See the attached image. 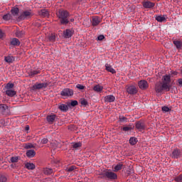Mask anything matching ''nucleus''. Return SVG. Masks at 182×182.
Listing matches in <instances>:
<instances>
[{
	"mask_svg": "<svg viewBox=\"0 0 182 182\" xmlns=\"http://www.w3.org/2000/svg\"><path fill=\"white\" fill-rule=\"evenodd\" d=\"M60 25H68L69 23V12L64 9H59L56 13Z\"/></svg>",
	"mask_w": 182,
	"mask_h": 182,
	"instance_id": "nucleus-1",
	"label": "nucleus"
},
{
	"mask_svg": "<svg viewBox=\"0 0 182 182\" xmlns=\"http://www.w3.org/2000/svg\"><path fill=\"white\" fill-rule=\"evenodd\" d=\"M170 92L168 85L163 84L161 82H156L155 85V92L156 93H163V92Z\"/></svg>",
	"mask_w": 182,
	"mask_h": 182,
	"instance_id": "nucleus-2",
	"label": "nucleus"
},
{
	"mask_svg": "<svg viewBox=\"0 0 182 182\" xmlns=\"http://www.w3.org/2000/svg\"><path fill=\"white\" fill-rule=\"evenodd\" d=\"M102 176L103 178H107V180H109L110 181L117 180V173L111 171H105Z\"/></svg>",
	"mask_w": 182,
	"mask_h": 182,
	"instance_id": "nucleus-3",
	"label": "nucleus"
},
{
	"mask_svg": "<svg viewBox=\"0 0 182 182\" xmlns=\"http://www.w3.org/2000/svg\"><path fill=\"white\" fill-rule=\"evenodd\" d=\"M33 15L34 14L32 12V11H25L18 16V20L23 21L25 19H29V18L33 16Z\"/></svg>",
	"mask_w": 182,
	"mask_h": 182,
	"instance_id": "nucleus-4",
	"label": "nucleus"
},
{
	"mask_svg": "<svg viewBox=\"0 0 182 182\" xmlns=\"http://www.w3.org/2000/svg\"><path fill=\"white\" fill-rule=\"evenodd\" d=\"M171 157L174 159H181V157H182V149L177 148L173 149L171 154Z\"/></svg>",
	"mask_w": 182,
	"mask_h": 182,
	"instance_id": "nucleus-5",
	"label": "nucleus"
},
{
	"mask_svg": "<svg viewBox=\"0 0 182 182\" xmlns=\"http://www.w3.org/2000/svg\"><path fill=\"white\" fill-rule=\"evenodd\" d=\"M162 83L166 85L169 89H171L170 83H171V76L170 75H166L162 77Z\"/></svg>",
	"mask_w": 182,
	"mask_h": 182,
	"instance_id": "nucleus-6",
	"label": "nucleus"
},
{
	"mask_svg": "<svg viewBox=\"0 0 182 182\" xmlns=\"http://www.w3.org/2000/svg\"><path fill=\"white\" fill-rule=\"evenodd\" d=\"M48 85L49 84L48 82L36 83L33 86L32 90H39L41 89H46Z\"/></svg>",
	"mask_w": 182,
	"mask_h": 182,
	"instance_id": "nucleus-7",
	"label": "nucleus"
},
{
	"mask_svg": "<svg viewBox=\"0 0 182 182\" xmlns=\"http://www.w3.org/2000/svg\"><path fill=\"white\" fill-rule=\"evenodd\" d=\"M141 4L145 9H153V8H154L156 6V4L149 0H144Z\"/></svg>",
	"mask_w": 182,
	"mask_h": 182,
	"instance_id": "nucleus-8",
	"label": "nucleus"
},
{
	"mask_svg": "<svg viewBox=\"0 0 182 182\" xmlns=\"http://www.w3.org/2000/svg\"><path fill=\"white\" fill-rule=\"evenodd\" d=\"M60 95L64 97H69V96H73V90L70 88H65L61 91Z\"/></svg>",
	"mask_w": 182,
	"mask_h": 182,
	"instance_id": "nucleus-9",
	"label": "nucleus"
},
{
	"mask_svg": "<svg viewBox=\"0 0 182 182\" xmlns=\"http://www.w3.org/2000/svg\"><path fill=\"white\" fill-rule=\"evenodd\" d=\"M127 92L129 95H136L138 92L137 87L134 85H129L127 87Z\"/></svg>",
	"mask_w": 182,
	"mask_h": 182,
	"instance_id": "nucleus-10",
	"label": "nucleus"
},
{
	"mask_svg": "<svg viewBox=\"0 0 182 182\" xmlns=\"http://www.w3.org/2000/svg\"><path fill=\"white\" fill-rule=\"evenodd\" d=\"M135 127L139 130V132H143L146 129V125L144 124V122L141 121H138L135 124Z\"/></svg>",
	"mask_w": 182,
	"mask_h": 182,
	"instance_id": "nucleus-11",
	"label": "nucleus"
},
{
	"mask_svg": "<svg viewBox=\"0 0 182 182\" xmlns=\"http://www.w3.org/2000/svg\"><path fill=\"white\" fill-rule=\"evenodd\" d=\"M138 86L139 89H141V90H146V89L149 87V83L147 82V81L142 80L138 82Z\"/></svg>",
	"mask_w": 182,
	"mask_h": 182,
	"instance_id": "nucleus-12",
	"label": "nucleus"
},
{
	"mask_svg": "<svg viewBox=\"0 0 182 182\" xmlns=\"http://www.w3.org/2000/svg\"><path fill=\"white\" fill-rule=\"evenodd\" d=\"M100 22H102V18H100V17H99L97 16H92V26H97V25H99V23H100Z\"/></svg>",
	"mask_w": 182,
	"mask_h": 182,
	"instance_id": "nucleus-13",
	"label": "nucleus"
},
{
	"mask_svg": "<svg viewBox=\"0 0 182 182\" xmlns=\"http://www.w3.org/2000/svg\"><path fill=\"white\" fill-rule=\"evenodd\" d=\"M73 36V31L70 29H66L63 33V36L65 39H69V38H72Z\"/></svg>",
	"mask_w": 182,
	"mask_h": 182,
	"instance_id": "nucleus-14",
	"label": "nucleus"
},
{
	"mask_svg": "<svg viewBox=\"0 0 182 182\" xmlns=\"http://www.w3.org/2000/svg\"><path fill=\"white\" fill-rule=\"evenodd\" d=\"M105 70L107 72H109V73H112V75H114L116 73V70L114 69L113 67L109 63H105Z\"/></svg>",
	"mask_w": 182,
	"mask_h": 182,
	"instance_id": "nucleus-15",
	"label": "nucleus"
},
{
	"mask_svg": "<svg viewBox=\"0 0 182 182\" xmlns=\"http://www.w3.org/2000/svg\"><path fill=\"white\" fill-rule=\"evenodd\" d=\"M38 15L41 18H48L49 16V11L48 9H41L38 11Z\"/></svg>",
	"mask_w": 182,
	"mask_h": 182,
	"instance_id": "nucleus-16",
	"label": "nucleus"
},
{
	"mask_svg": "<svg viewBox=\"0 0 182 182\" xmlns=\"http://www.w3.org/2000/svg\"><path fill=\"white\" fill-rule=\"evenodd\" d=\"M56 119H58V117H56V114H51V115L47 116V122L50 124H52V123H53V122H55Z\"/></svg>",
	"mask_w": 182,
	"mask_h": 182,
	"instance_id": "nucleus-17",
	"label": "nucleus"
},
{
	"mask_svg": "<svg viewBox=\"0 0 182 182\" xmlns=\"http://www.w3.org/2000/svg\"><path fill=\"white\" fill-rule=\"evenodd\" d=\"M26 154L28 159H32L33 157H35L36 152L33 149H30L26 151Z\"/></svg>",
	"mask_w": 182,
	"mask_h": 182,
	"instance_id": "nucleus-18",
	"label": "nucleus"
},
{
	"mask_svg": "<svg viewBox=\"0 0 182 182\" xmlns=\"http://www.w3.org/2000/svg\"><path fill=\"white\" fill-rule=\"evenodd\" d=\"M173 43L176 46V49H178V50H181V48H182L181 41L174 40L173 41Z\"/></svg>",
	"mask_w": 182,
	"mask_h": 182,
	"instance_id": "nucleus-19",
	"label": "nucleus"
},
{
	"mask_svg": "<svg viewBox=\"0 0 182 182\" xmlns=\"http://www.w3.org/2000/svg\"><path fill=\"white\" fill-rule=\"evenodd\" d=\"M114 100H116V97H114V96H113V95H107L105 97V102H106L107 103H112V102H114Z\"/></svg>",
	"mask_w": 182,
	"mask_h": 182,
	"instance_id": "nucleus-20",
	"label": "nucleus"
},
{
	"mask_svg": "<svg viewBox=\"0 0 182 182\" xmlns=\"http://www.w3.org/2000/svg\"><path fill=\"white\" fill-rule=\"evenodd\" d=\"M10 43L12 46H19L21 41L18 38H14L11 40Z\"/></svg>",
	"mask_w": 182,
	"mask_h": 182,
	"instance_id": "nucleus-21",
	"label": "nucleus"
},
{
	"mask_svg": "<svg viewBox=\"0 0 182 182\" xmlns=\"http://www.w3.org/2000/svg\"><path fill=\"white\" fill-rule=\"evenodd\" d=\"M6 95L9 97H14V96L16 95V91L14 90H6Z\"/></svg>",
	"mask_w": 182,
	"mask_h": 182,
	"instance_id": "nucleus-22",
	"label": "nucleus"
},
{
	"mask_svg": "<svg viewBox=\"0 0 182 182\" xmlns=\"http://www.w3.org/2000/svg\"><path fill=\"white\" fill-rule=\"evenodd\" d=\"M43 174H46V176H50L53 173V169L51 168H44L43 169Z\"/></svg>",
	"mask_w": 182,
	"mask_h": 182,
	"instance_id": "nucleus-23",
	"label": "nucleus"
},
{
	"mask_svg": "<svg viewBox=\"0 0 182 182\" xmlns=\"http://www.w3.org/2000/svg\"><path fill=\"white\" fill-rule=\"evenodd\" d=\"M41 73V70H31L28 73L29 77H33L36 76V75H39Z\"/></svg>",
	"mask_w": 182,
	"mask_h": 182,
	"instance_id": "nucleus-24",
	"label": "nucleus"
},
{
	"mask_svg": "<svg viewBox=\"0 0 182 182\" xmlns=\"http://www.w3.org/2000/svg\"><path fill=\"white\" fill-rule=\"evenodd\" d=\"M58 109L61 110V112H68L69 110V107L67 105L61 104L58 106Z\"/></svg>",
	"mask_w": 182,
	"mask_h": 182,
	"instance_id": "nucleus-25",
	"label": "nucleus"
},
{
	"mask_svg": "<svg viewBox=\"0 0 182 182\" xmlns=\"http://www.w3.org/2000/svg\"><path fill=\"white\" fill-rule=\"evenodd\" d=\"M123 163L120 162L119 164H117L114 167V171L117 172V171H120V170H122V168H123Z\"/></svg>",
	"mask_w": 182,
	"mask_h": 182,
	"instance_id": "nucleus-26",
	"label": "nucleus"
},
{
	"mask_svg": "<svg viewBox=\"0 0 182 182\" xmlns=\"http://www.w3.org/2000/svg\"><path fill=\"white\" fill-rule=\"evenodd\" d=\"M155 19L158 22H166L167 21V18H166L165 16H156Z\"/></svg>",
	"mask_w": 182,
	"mask_h": 182,
	"instance_id": "nucleus-27",
	"label": "nucleus"
},
{
	"mask_svg": "<svg viewBox=\"0 0 182 182\" xmlns=\"http://www.w3.org/2000/svg\"><path fill=\"white\" fill-rule=\"evenodd\" d=\"M102 90H103V86L100 85H97L93 87V91L97 92L98 93H100V92H102Z\"/></svg>",
	"mask_w": 182,
	"mask_h": 182,
	"instance_id": "nucleus-28",
	"label": "nucleus"
},
{
	"mask_svg": "<svg viewBox=\"0 0 182 182\" xmlns=\"http://www.w3.org/2000/svg\"><path fill=\"white\" fill-rule=\"evenodd\" d=\"M139 141L137 140V138L134 137V136H132L129 139V144L131 146H135V144H137Z\"/></svg>",
	"mask_w": 182,
	"mask_h": 182,
	"instance_id": "nucleus-29",
	"label": "nucleus"
},
{
	"mask_svg": "<svg viewBox=\"0 0 182 182\" xmlns=\"http://www.w3.org/2000/svg\"><path fill=\"white\" fill-rule=\"evenodd\" d=\"M11 12L14 16H18V14H19V9L18 7H14L11 9Z\"/></svg>",
	"mask_w": 182,
	"mask_h": 182,
	"instance_id": "nucleus-30",
	"label": "nucleus"
},
{
	"mask_svg": "<svg viewBox=\"0 0 182 182\" xmlns=\"http://www.w3.org/2000/svg\"><path fill=\"white\" fill-rule=\"evenodd\" d=\"M4 60L7 63H12V62H14V60H15V59L14 58L13 56L8 55V56L4 58Z\"/></svg>",
	"mask_w": 182,
	"mask_h": 182,
	"instance_id": "nucleus-31",
	"label": "nucleus"
},
{
	"mask_svg": "<svg viewBox=\"0 0 182 182\" xmlns=\"http://www.w3.org/2000/svg\"><path fill=\"white\" fill-rule=\"evenodd\" d=\"M25 166L28 170H33L35 168V164L33 163H26Z\"/></svg>",
	"mask_w": 182,
	"mask_h": 182,
	"instance_id": "nucleus-32",
	"label": "nucleus"
},
{
	"mask_svg": "<svg viewBox=\"0 0 182 182\" xmlns=\"http://www.w3.org/2000/svg\"><path fill=\"white\" fill-rule=\"evenodd\" d=\"M6 109H8V107L5 104H0V112L1 113H5V112L6 111Z\"/></svg>",
	"mask_w": 182,
	"mask_h": 182,
	"instance_id": "nucleus-33",
	"label": "nucleus"
},
{
	"mask_svg": "<svg viewBox=\"0 0 182 182\" xmlns=\"http://www.w3.org/2000/svg\"><path fill=\"white\" fill-rule=\"evenodd\" d=\"M80 102L82 105V106H85V107H86L87 105H89V103L87 102V100H86V99L85 98H81L80 100Z\"/></svg>",
	"mask_w": 182,
	"mask_h": 182,
	"instance_id": "nucleus-34",
	"label": "nucleus"
},
{
	"mask_svg": "<svg viewBox=\"0 0 182 182\" xmlns=\"http://www.w3.org/2000/svg\"><path fill=\"white\" fill-rule=\"evenodd\" d=\"M122 130L123 132H132V130H133V127L129 124V126L122 127Z\"/></svg>",
	"mask_w": 182,
	"mask_h": 182,
	"instance_id": "nucleus-35",
	"label": "nucleus"
},
{
	"mask_svg": "<svg viewBox=\"0 0 182 182\" xmlns=\"http://www.w3.org/2000/svg\"><path fill=\"white\" fill-rule=\"evenodd\" d=\"M75 170H76V166L74 165L65 168V171L68 173H72V171H75Z\"/></svg>",
	"mask_w": 182,
	"mask_h": 182,
	"instance_id": "nucleus-36",
	"label": "nucleus"
},
{
	"mask_svg": "<svg viewBox=\"0 0 182 182\" xmlns=\"http://www.w3.org/2000/svg\"><path fill=\"white\" fill-rule=\"evenodd\" d=\"M24 34H25V32L23 31H17L16 32V36L17 38H22Z\"/></svg>",
	"mask_w": 182,
	"mask_h": 182,
	"instance_id": "nucleus-37",
	"label": "nucleus"
},
{
	"mask_svg": "<svg viewBox=\"0 0 182 182\" xmlns=\"http://www.w3.org/2000/svg\"><path fill=\"white\" fill-rule=\"evenodd\" d=\"M24 149H26V150H28L29 149H35V146H33V144H32L31 143H27L25 144Z\"/></svg>",
	"mask_w": 182,
	"mask_h": 182,
	"instance_id": "nucleus-38",
	"label": "nucleus"
},
{
	"mask_svg": "<svg viewBox=\"0 0 182 182\" xmlns=\"http://www.w3.org/2000/svg\"><path fill=\"white\" fill-rule=\"evenodd\" d=\"M14 86V83L9 82L5 86V88L6 89V90H12Z\"/></svg>",
	"mask_w": 182,
	"mask_h": 182,
	"instance_id": "nucleus-39",
	"label": "nucleus"
},
{
	"mask_svg": "<svg viewBox=\"0 0 182 182\" xmlns=\"http://www.w3.org/2000/svg\"><path fill=\"white\" fill-rule=\"evenodd\" d=\"M48 41L50 42H55V41H56V36L55 34H51L48 36Z\"/></svg>",
	"mask_w": 182,
	"mask_h": 182,
	"instance_id": "nucleus-40",
	"label": "nucleus"
},
{
	"mask_svg": "<svg viewBox=\"0 0 182 182\" xmlns=\"http://www.w3.org/2000/svg\"><path fill=\"white\" fill-rule=\"evenodd\" d=\"M12 18V16L10 14H7L3 16V19L4 21H9Z\"/></svg>",
	"mask_w": 182,
	"mask_h": 182,
	"instance_id": "nucleus-41",
	"label": "nucleus"
},
{
	"mask_svg": "<svg viewBox=\"0 0 182 182\" xmlns=\"http://www.w3.org/2000/svg\"><path fill=\"white\" fill-rule=\"evenodd\" d=\"M81 146H82V143H80V142H77V143L73 144V149H79V147H81Z\"/></svg>",
	"mask_w": 182,
	"mask_h": 182,
	"instance_id": "nucleus-42",
	"label": "nucleus"
},
{
	"mask_svg": "<svg viewBox=\"0 0 182 182\" xmlns=\"http://www.w3.org/2000/svg\"><path fill=\"white\" fill-rule=\"evenodd\" d=\"M174 181L176 182H182V174L178 175L174 178Z\"/></svg>",
	"mask_w": 182,
	"mask_h": 182,
	"instance_id": "nucleus-43",
	"label": "nucleus"
},
{
	"mask_svg": "<svg viewBox=\"0 0 182 182\" xmlns=\"http://www.w3.org/2000/svg\"><path fill=\"white\" fill-rule=\"evenodd\" d=\"M161 109H162V112H164L165 113H167V112H170V110H171V109H170L167 106H164V107H162Z\"/></svg>",
	"mask_w": 182,
	"mask_h": 182,
	"instance_id": "nucleus-44",
	"label": "nucleus"
},
{
	"mask_svg": "<svg viewBox=\"0 0 182 182\" xmlns=\"http://www.w3.org/2000/svg\"><path fill=\"white\" fill-rule=\"evenodd\" d=\"M119 122L127 123V118L126 117L119 116Z\"/></svg>",
	"mask_w": 182,
	"mask_h": 182,
	"instance_id": "nucleus-45",
	"label": "nucleus"
},
{
	"mask_svg": "<svg viewBox=\"0 0 182 182\" xmlns=\"http://www.w3.org/2000/svg\"><path fill=\"white\" fill-rule=\"evenodd\" d=\"M11 163H18V156H12L11 158Z\"/></svg>",
	"mask_w": 182,
	"mask_h": 182,
	"instance_id": "nucleus-46",
	"label": "nucleus"
},
{
	"mask_svg": "<svg viewBox=\"0 0 182 182\" xmlns=\"http://www.w3.org/2000/svg\"><path fill=\"white\" fill-rule=\"evenodd\" d=\"M0 181L1 182H6V176L4 175L0 176Z\"/></svg>",
	"mask_w": 182,
	"mask_h": 182,
	"instance_id": "nucleus-47",
	"label": "nucleus"
},
{
	"mask_svg": "<svg viewBox=\"0 0 182 182\" xmlns=\"http://www.w3.org/2000/svg\"><path fill=\"white\" fill-rule=\"evenodd\" d=\"M77 89H79V90H83V89H85V86L82 85L80 84H77L76 85Z\"/></svg>",
	"mask_w": 182,
	"mask_h": 182,
	"instance_id": "nucleus-48",
	"label": "nucleus"
},
{
	"mask_svg": "<svg viewBox=\"0 0 182 182\" xmlns=\"http://www.w3.org/2000/svg\"><path fill=\"white\" fill-rule=\"evenodd\" d=\"M48 141H49L48 138H43V139H41V143H42V144H46Z\"/></svg>",
	"mask_w": 182,
	"mask_h": 182,
	"instance_id": "nucleus-49",
	"label": "nucleus"
},
{
	"mask_svg": "<svg viewBox=\"0 0 182 182\" xmlns=\"http://www.w3.org/2000/svg\"><path fill=\"white\" fill-rule=\"evenodd\" d=\"M70 106H73V107H75V106H77V101L73 100L70 102Z\"/></svg>",
	"mask_w": 182,
	"mask_h": 182,
	"instance_id": "nucleus-50",
	"label": "nucleus"
},
{
	"mask_svg": "<svg viewBox=\"0 0 182 182\" xmlns=\"http://www.w3.org/2000/svg\"><path fill=\"white\" fill-rule=\"evenodd\" d=\"M105 39V36L100 35L97 37V41H103Z\"/></svg>",
	"mask_w": 182,
	"mask_h": 182,
	"instance_id": "nucleus-51",
	"label": "nucleus"
},
{
	"mask_svg": "<svg viewBox=\"0 0 182 182\" xmlns=\"http://www.w3.org/2000/svg\"><path fill=\"white\" fill-rule=\"evenodd\" d=\"M171 75H172V76H177V75H178V73H177V71H171Z\"/></svg>",
	"mask_w": 182,
	"mask_h": 182,
	"instance_id": "nucleus-52",
	"label": "nucleus"
},
{
	"mask_svg": "<svg viewBox=\"0 0 182 182\" xmlns=\"http://www.w3.org/2000/svg\"><path fill=\"white\" fill-rule=\"evenodd\" d=\"M178 86H181L182 87V79L180 78L178 80Z\"/></svg>",
	"mask_w": 182,
	"mask_h": 182,
	"instance_id": "nucleus-53",
	"label": "nucleus"
},
{
	"mask_svg": "<svg viewBox=\"0 0 182 182\" xmlns=\"http://www.w3.org/2000/svg\"><path fill=\"white\" fill-rule=\"evenodd\" d=\"M2 38H4V33L0 30V39H2Z\"/></svg>",
	"mask_w": 182,
	"mask_h": 182,
	"instance_id": "nucleus-54",
	"label": "nucleus"
},
{
	"mask_svg": "<svg viewBox=\"0 0 182 182\" xmlns=\"http://www.w3.org/2000/svg\"><path fill=\"white\" fill-rule=\"evenodd\" d=\"M25 130H26V132H28V130H29V125H26Z\"/></svg>",
	"mask_w": 182,
	"mask_h": 182,
	"instance_id": "nucleus-55",
	"label": "nucleus"
},
{
	"mask_svg": "<svg viewBox=\"0 0 182 182\" xmlns=\"http://www.w3.org/2000/svg\"><path fill=\"white\" fill-rule=\"evenodd\" d=\"M51 151H52V153H55V149L53 148Z\"/></svg>",
	"mask_w": 182,
	"mask_h": 182,
	"instance_id": "nucleus-56",
	"label": "nucleus"
},
{
	"mask_svg": "<svg viewBox=\"0 0 182 182\" xmlns=\"http://www.w3.org/2000/svg\"><path fill=\"white\" fill-rule=\"evenodd\" d=\"M74 21H75V19H73V18L70 19V22H73Z\"/></svg>",
	"mask_w": 182,
	"mask_h": 182,
	"instance_id": "nucleus-57",
	"label": "nucleus"
}]
</instances>
